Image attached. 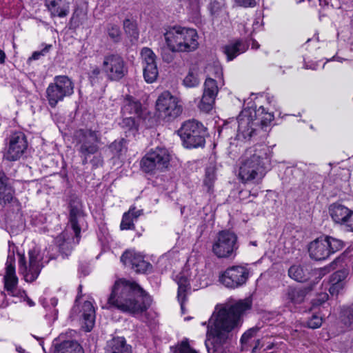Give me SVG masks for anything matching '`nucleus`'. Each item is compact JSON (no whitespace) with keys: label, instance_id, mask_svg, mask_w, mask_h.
<instances>
[{"label":"nucleus","instance_id":"dca6fc26","mask_svg":"<svg viewBox=\"0 0 353 353\" xmlns=\"http://www.w3.org/2000/svg\"><path fill=\"white\" fill-rule=\"evenodd\" d=\"M332 219L347 232H353V210L340 203H332L329 207Z\"/></svg>","mask_w":353,"mask_h":353},{"label":"nucleus","instance_id":"864d4df0","mask_svg":"<svg viewBox=\"0 0 353 353\" xmlns=\"http://www.w3.org/2000/svg\"><path fill=\"white\" fill-rule=\"evenodd\" d=\"M128 212H131V216L134 219V221L142 214V210H136L135 208H131Z\"/></svg>","mask_w":353,"mask_h":353},{"label":"nucleus","instance_id":"37998d69","mask_svg":"<svg viewBox=\"0 0 353 353\" xmlns=\"http://www.w3.org/2000/svg\"><path fill=\"white\" fill-rule=\"evenodd\" d=\"M126 141L124 139L114 141L110 145V149L115 154H120L125 150Z\"/></svg>","mask_w":353,"mask_h":353},{"label":"nucleus","instance_id":"39448f33","mask_svg":"<svg viewBox=\"0 0 353 353\" xmlns=\"http://www.w3.org/2000/svg\"><path fill=\"white\" fill-rule=\"evenodd\" d=\"M273 119V114L265 112L263 106H260L257 110L252 108L243 110L236 119L237 138L239 139H250L259 124L263 126L267 125Z\"/></svg>","mask_w":353,"mask_h":353},{"label":"nucleus","instance_id":"cd10ccee","mask_svg":"<svg viewBox=\"0 0 353 353\" xmlns=\"http://www.w3.org/2000/svg\"><path fill=\"white\" fill-rule=\"evenodd\" d=\"M13 199V190L8 184V179L0 175V201L4 203H10Z\"/></svg>","mask_w":353,"mask_h":353},{"label":"nucleus","instance_id":"f3484780","mask_svg":"<svg viewBox=\"0 0 353 353\" xmlns=\"http://www.w3.org/2000/svg\"><path fill=\"white\" fill-rule=\"evenodd\" d=\"M28 147L25 134L21 132L12 134L4 157L8 161H17L23 154Z\"/></svg>","mask_w":353,"mask_h":353},{"label":"nucleus","instance_id":"603ef678","mask_svg":"<svg viewBox=\"0 0 353 353\" xmlns=\"http://www.w3.org/2000/svg\"><path fill=\"white\" fill-rule=\"evenodd\" d=\"M101 74V69L96 66L90 72L89 77L91 79H94L97 78L99 75Z\"/></svg>","mask_w":353,"mask_h":353},{"label":"nucleus","instance_id":"ea45409f","mask_svg":"<svg viewBox=\"0 0 353 353\" xmlns=\"http://www.w3.org/2000/svg\"><path fill=\"white\" fill-rule=\"evenodd\" d=\"M131 212L124 213L120 225L121 230H132L134 228V219L131 216Z\"/></svg>","mask_w":353,"mask_h":353},{"label":"nucleus","instance_id":"a878e982","mask_svg":"<svg viewBox=\"0 0 353 353\" xmlns=\"http://www.w3.org/2000/svg\"><path fill=\"white\" fill-rule=\"evenodd\" d=\"M289 276L297 282H305L310 277V270L300 265H292L288 270Z\"/></svg>","mask_w":353,"mask_h":353},{"label":"nucleus","instance_id":"49530a36","mask_svg":"<svg viewBox=\"0 0 353 353\" xmlns=\"http://www.w3.org/2000/svg\"><path fill=\"white\" fill-rule=\"evenodd\" d=\"M121 125L123 128H127L128 130L137 129V123L134 118L132 117H126L123 118Z\"/></svg>","mask_w":353,"mask_h":353},{"label":"nucleus","instance_id":"473e14b6","mask_svg":"<svg viewBox=\"0 0 353 353\" xmlns=\"http://www.w3.org/2000/svg\"><path fill=\"white\" fill-rule=\"evenodd\" d=\"M159 70L157 64L143 67V77L148 83L154 82L158 77Z\"/></svg>","mask_w":353,"mask_h":353},{"label":"nucleus","instance_id":"72a5a7b5","mask_svg":"<svg viewBox=\"0 0 353 353\" xmlns=\"http://www.w3.org/2000/svg\"><path fill=\"white\" fill-rule=\"evenodd\" d=\"M123 28L127 34L129 35L132 41H137L139 32L136 23L130 19H125L123 21Z\"/></svg>","mask_w":353,"mask_h":353},{"label":"nucleus","instance_id":"bb28decb","mask_svg":"<svg viewBox=\"0 0 353 353\" xmlns=\"http://www.w3.org/2000/svg\"><path fill=\"white\" fill-rule=\"evenodd\" d=\"M201 72L198 63L192 64L183 79V85L187 88L196 87L199 84V74Z\"/></svg>","mask_w":353,"mask_h":353},{"label":"nucleus","instance_id":"b1692460","mask_svg":"<svg viewBox=\"0 0 353 353\" xmlns=\"http://www.w3.org/2000/svg\"><path fill=\"white\" fill-rule=\"evenodd\" d=\"M83 328L90 332L95 322V310L90 301H85L83 305Z\"/></svg>","mask_w":353,"mask_h":353},{"label":"nucleus","instance_id":"8fccbe9b","mask_svg":"<svg viewBox=\"0 0 353 353\" xmlns=\"http://www.w3.org/2000/svg\"><path fill=\"white\" fill-rule=\"evenodd\" d=\"M50 48L51 45H48L42 50L34 52L28 60L32 61L39 59L41 56H44L47 52H48Z\"/></svg>","mask_w":353,"mask_h":353},{"label":"nucleus","instance_id":"774afa93","mask_svg":"<svg viewBox=\"0 0 353 353\" xmlns=\"http://www.w3.org/2000/svg\"><path fill=\"white\" fill-rule=\"evenodd\" d=\"M352 348L353 349V339H352V345H351Z\"/></svg>","mask_w":353,"mask_h":353},{"label":"nucleus","instance_id":"0eeeda50","mask_svg":"<svg viewBox=\"0 0 353 353\" xmlns=\"http://www.w3.org/2000/svg\"><path fill=\"white\" fill-rule=\"evenodd\" d=\"M196 272V270H194V272H190L188 270H183L175 278L178 285L177 298L183 312L191 287L195 290L208 285V282L205 279H202L201 276L198 275Z\"/></svg>","mask_w":353,"mask_h":353},{"label":"nucleus","instance_id":"4d7b16f0","mask_svg":"<svg viewBox=\"0 0 353 353\" xmlns=\"http://www.w3.org/2000/svg\"><path fill=\"white\" fill-rule=\"evenodd\" d=\"M6 59V54L5 52L0 50V64H2L5 62Z\"/></svg>","mask_w":353,"mask_h":353},{"label":"nucleus","instance_id":"6ab92c4d","mask_svg":"<svg viewBox=\"0 0 353 353\" xmlns=\"http://www.w3.org/2000/svg\"><path fill=\"white\" fill-rule=\"evenodd\" d=\"M4 288L12 296L15 295L18 284V278L15 271V259L14 254H8L6 263V273L3 276Z\"/></svg>","mask_w":353,"mask_h":353},{"label":"nucleus","instance_id":"c9c22d12","mask_svg":"<svg viewBox=\"0 0 353 353\" xmlns=\"http://www.w3.org/2000/svg\"><path fill=\"white\" fill-rule=\"evenodd\" d=\"M215 98L202 94L201 99L198 103L199 109L205 113L210 112L214 105Z\"/></svg>","mask_w":353,"mask_h":353},{"label":"nucleus","instance_id":"c85d7f7f","mask_svg":"<svg viewBox=\"0 0 353 353\" xmlns=\"http://www.w3.org/2000/svg\"><path fill=\"white\" fill-rule=\"evenodd\" d=\"M55 353H83V350L77 342L66 341L56 347Z\"/></svg>","mask_w":353,"mask_h":353},{"label":"nucleus","instance_id":"2eb2a0df","mask_svg":"<svg viewBox=\"0 0 353 353\" xmlns=\"http://www.w3.org/2000/svg\"><path fill=\"white\" fill-rule=\"evenodd\" d=\"M249 275V270L245 267L234 265L221 273L219 281L227 288L236 289L246 283Z\"/></svg>","mask_w":353,"mask_h":353},{"label":"nucleus","instance_id":"a18cd8bd","mask_svg":"<svg viewBox=\"0 0 353 353\" xmlns=\"http://www.w3.org/2000/svg\"><path fill=\"white\" fill-rule=\"evenodd\" d=\"M323 323V318L319 315H312V317L307 321V325L310 328L316 329L319 328Z\"/></svg>","mask_w":353,"mask_h":353},{"label":"nucleus","instance_id":"c756f323","mask_svg":"<svg viewBox=\"0 0 353 353\" xmlns=\"http://www.w3.org/2000/svg\"><path fill=\"white\" fill-rule=\"evenodd\" d=\"M198 63L200 68L201 67L203 68V72L208 77H222V68L218 63H209L205 64L200 62Z\"/></svg>","mask_w":353,"mask_h":353},{"label":"nucleus","instance_id":"7ed1b4c3","mask_svg":"<svg viewBox=\"0 0 353 353\" xmlns=\"http://www.w3.org/2000/svg\"><path fill=\"white\" fill-rule=\"evenodd\" d=\"M271 151L265 145L248 148L239 163L238 177L243 183L261 180L270 163Z\"/></svg>","mask_w":353,"mask_h":353},{"label":"nucleus","instance_id":"4c0bfd02","mask_svg":"<svg viewBox=\"0 0 353 353\" xmlns=\"http://www.w3.org/2000/svg\"><path fill=\"white\" fill-rule=\"evenodd\" d=\"M259 331L258 327H252L249 329L248 331H246L241 336V342L243 346V348L245 350H248V344L250 343V341L254 338L256 333Z\"/></svg>","mask_w":353,"mask_h":353},{"label":"nucleus","instance_id":"aec40b11","mask_svg":"<svg viewBox=\"0 0 353 353\" xmlns=\"http://www.w3.org/2000/svg\"><path fill=\"white\" fill-rule=\"evenodd\" d=\"M308 252L311 259L321 261L327 259L330 255L328 244L324 236L312 241L308 246Z\"/></svg>","mask_w":353,"mask_h":353},{"label":"nucleus","instance_id":"423d86ee","mask_svg":"<svg viewBox=\"0 0 353 353\" xmlns=\"http://www.w3.org/2000/svg\"><path fill=\"white\" fill-rule=\"evenodd\" d=\"M172 154L164 147L150 149L142 158L141 168L146 173L164 172L168 169Z\"/></svg>","mask_w":353,"mask_h":353},{"label":"nucleus","instance_id":"13d9d810","mask_svg":"<svg viewBox=\"0 0 353 353\" xmlns=\"http://www.w3.org/2000/svg\"><path fill=\"white\" fill-rule=\"evenodd\" d=\"M259 48V44L257 43L256 41L252 40V49H258Z\"/></svg>","mask_w":353,"mask_h":353},{"label":"nucleus","instance_id":"79ce46f5","mask_svg":"<svg viewBox=\"0 0 353 353\" xmlns=\"http://www.w3.org/2000/svg\"><path fill=\"white\" fill-rule=\"evenodd\" d=\"M172 353H199L190 347L187 340L183 341L175 347L172 348Z\"/></svg>","mask_w":353,"mask_h":353},{"label":"nucleus","instance_id":"338daca9","mask_svg":"<svg viewBox=\"0 0 353 353\" xmlns=\"http://www.w3.org/2000/svg\"><path fill=\"white\" fill-rule=\"evenodd\" d=\"M272 344L271 345H268V346L267 347V348H268V349H270V348L272 347Z\"/></svg>","mask_w":353,"mask_h":353},{"label":"nucleus","instance_id":"f8f14e48","mask_svg":"<svg viewBox=\"0 0 353 353\" xmlns=\"http://www.w3.org/2000/svg\"><path fill=\"white\" fill-rule=\"evenodd\" d=\"M19 259V272L26 282H33L35 281L43 268L41 263V256L39 252L34 249L28 252V261H27L23 254H18Z\"/></svg>","mask_w":353,"mask_h":353},{"label":"nucleus","instance_id":"7c9ffc66","mask_svg":"<svg viewBox=\"0 0 353 353\" xmlns=\"http://www.w3.org/2000/svg\"><path fill=\"white\" fill-rule=\"evenodd\" d=\"M141 105L139 102L132 100L131 99H127L125 101L124 105L122 108V112L124 116L127 114L139 115V112L141 110Z\"/></svg>","mask_w":353,"mask_h":353},{"label":"nucleus","instance_id":"20e7f679","mask_svg":"<svg viewBox=\"0 0 353 353\" xmlns=\"http://www.w3.org/2000/svg\"><path fill=\"white\" fill-rule=\"evenodd\" d=\"M168 48L174 52H190L199 46L198 33L194 28L174 26L168 27L163 34Z\"/></svg>","mask_w":353,"mask_h":353},{"label":"nucleus","instance_id":"f704fd0d","mask_svg":"<svg viewBox=\"0 0 353 353\" xmlns=\"http://www.w3.org/2000/svg\"><path fill=\"white\" fill-rule=\"evenodd\" d=\"M143 67L157 64V57L154 52L149 48H143L141 51Z\"/></svg>","mask_w":353,"mask_h":353},{"label":"nucleus","instance_id":"e2e57ef3","mask_svg":"<svg viewBox=\"0 0 353 353\" xmlns=\"http://www.w3.org/2000/svg\"><path fill=\"white\" fill-rule=\"evenodd\" d=\"M327 299V294H323L322 296V299H323V301H324L325 300H326Z\"/></svg>","mask_w":353,"mask_h":353},{"label":"nucleus","instance_id":"680f3d73","mask_svg":"<svg viewBox=\"0 0 353 353\" xmlns=\"http://www.w3.org/2000/svg\"><path fill=\"white\" fill-rule=\"evenodd\" d=\"M250 245H253V246H256L257 245V242L256 241H250Z\"/></svg>","mask_w":353,"mask_h":353},{"label":"nucleus","instance_id":"de8ad7c7","mask_svg":"<svg viewBox=\"0 0 353 353\" xmlns=\"http://www.w3.org/2000/svg\"><path fill=\"white\" fill-rule=\"evenodd\" d=\"M343 321L345 325L353 327V308H347L343 311Z\"/></svg>","mask_w":353,"mask_h":353},{"label":"nucleus","instance_id":"4468645a","mask_svg":"<svg viewBox=\"0 0 353 353\" xmlns=\"http://www.w3.org/2000/svg\"><path fill=\"white\" fill-rule=\"evenodd\" d=\"M156 110L159 117L163 119H172L178 117L182 111L179 99L168 91L162 92L156 101Z\"/></svg>","mask_w":353,"mask_h":353},{"label":"nucleus","instance_id":"5701e85b","mask_svg":"<svg viewBox=\"0 0 353 353\" xmlns=\"http://www.w3.org/2000/svg\"><path fill=\"white\" fill-rule=\"evenodd\" d=\"M105 353H132V349L123 337L117 336L107 342Z\"/></svg>","mask_w":353,"mask_h":353},{"label":"nucleus","instance_id":"9d476101","mask_svg":"<svg viewBox=\"0 0 353 353\" xmlns=\"http://www.w3.org/2000/svg\"><path fill=\"white\" fill-rule=\"evenodd\" d=\"M74 85L72 81L67 76H56L53 83L48 85L46 88V98L48 104L55 108L59 101L64 98L70 97L74 93Z\"/></svg>","mask_w":353,"mask_h":353},{"label":"nucleus","instance_id":"09e8293b","mask_svg":"<svg viewBox=\"0 0 353 353\" xmlns=\"http://www.w3.org/2000/svg\"><path fill=\"white\" fill-rule=\"evenodd\" d=\"M72 228L75 234V236L77 237L79 236L80 232H81V228L79 226L78 221L77 219V217L74 215L73 210H71L70 212V219Z\"/></svg>","mask_w":353,"mask_h":353},{"label":"nucleus","instance_id":"2f4dec72","mask_svg":"<svg viewBox=\"0 0 353 353\" xmlns=\"http://www.w3.org/2000/svg\"><path fill=\"white\" fill-rule=\"evenodd\" d=\"M219 93V87L216 81L212 77H208L203 84V94L216 99Z\"/></svg>","mask_w":353,"mask_h":353},{"label":"nucleus","instance_id":"f257e3e1","mask_svg":"<svg viewBox=\"0 0 353 353\" xmlns=\"http://www.w3.org/2000/svg\"><path fill=\"white\" fill-rule=\"evenodd\" d=\"M249 298L240 299L233 303L217 304L207 325L205 345L208 353H228L227 343L230 333L242 324V317L252 307Z\"/></svg>","mask_w":353,"mask_h":353},{"label":"nucleus","instance_id":"3c124183","mask_svg":"<svg viewBox=\"0 0 353 353\" xmlns=\"http://www.w3.org/2000/svg\"><path fill=\"white\" fill-rule=\"evenodd\" d=\"M234 3L241 7L253 8L256 5V0H234Z\"/></svg>","mask_w":353,"mask_h":353},{"label":"nucleus","instance_id":"a211bd4d","mask_svg":"<svg viewBox=\"0 0 353 353\" xmlns=\"http://www.w3.org/2000/svg\"><path fill=\"white\" fill-rule=\"evenodd\" d=\"M121 261L126 266H130L135 272L144 273L150 268V264L143 259V256L134 250L125 252L121 256Z\"/></svg>","mask_w":353,"mask_h":353},{"label":"nucleus","instance_id":"412c9836","mask_svg":"<svg viewBox=\"0 0 353 353\" xmlns=\"http://www.w3.org/2000/svg\"><path fill=\"white\" fill-rule=\"evenodd\" d=\"M45 4L52 17L63 18L69 14V0H46Z\"/></svg>","mask_w":353,"mask_h":353},{"label":"nucleus","instance_id":"6e6d98bb","mask_svg":"<svg viewBox=\"0 0 353 353\" xmlns=\"http://www.w3.org/2000/svg\"><path fill=\"white\" fill-rule=\"evenodd\" d=\"M252 26H253L254 30L259 29L261 26V22L260 21V19L259 18L256 19L254 20V21L253 22Z\"/></svg>","mask_w":353,"mask_h":353},{"label":"nucleus","instance_id":"5fc2aeb1","mask_svg":"<svg viewBox=\"0 0 353 353\" xmlns=\"http://www.w3.org/2000/svg\"><path fill=\"white\" fill-rule=\"evenodd\" d=\"M308 1L314 6H323L325 3V0H308Z\"/></svg>","mask_w":353,"mask_h":353},{"label":"nucleus","instance_id":"bf43d9fd","mask_svg":"<svg viewBox=\"0 0 353 353\" xmlns=\"http://www.w3.org/2000/svg\"><path fill=\"white\" fill-rule=\"evenodd\" d=\"M255 345L252 347V352H256V350L257 349V347L259 346L260 345V341L259 340H257L256 342H255Z\"/></svg>","mask_w":353,"mask_h":353},{"label":"nucleus","instance_id":"c03bdc74","mask_svg":"<svg viewBox=\"0 0 353 353\" xmlns=\"http://www.w3.org/2000/svg\"><path fill=\"white\" fill-rule=\"evenodd\" d=\"M288 298L294 303H299L303 300V294L301 291L292 289L288 292Z\"/></svg>","mask_w":353,"mask_h":353},{"label":"nucleus","instance_id":"6e6552de","mask_svg":"<svg viewBox=\"0 0 353 353\" xmlns=\"http://www.w3.org/2000/svg\"><path fill=\"white\" fill-rule=\"evenodd\" d=\"M239 245L237 235L232 231H220L212 245V251L219 259H232L236 255Z\"/></svg>","mask_w":353,"mask_h":353},{"label":"nucleus","instance_id":"1a4fd4ad","mask_svg":"<svg viewBox=\"0 0 353 353\" xmlns=\"http://www.w3.org/2000/svg\"><path fill=\"white\" fill-rule=\"evenodd\" d=\"M183 145L186 148H203L205 143V129L203 125L195 120L183 123L178 131Z\"/></svg>","mask_w":353,"mask_h":353},{"label":"nucleus","instance_id":"f03ea898","mask_svg":"<svg viewBox=\"0 0 353 353\" xmlns=\"http://www.w3.org/2000/svg\"><path fill=\"white\" fill-rule=\"evenodd\" d=\"M150 297L137 283L120 279L114 282L108 304L132 314H141L149 307Z\"/></svg>","mask_w":353,"mask_h":353},{"label":"nucleus","instance_id":"a19ab883","mask_svg":"<svg viewBox=\"0 0 353 353\" xmlns=\"http://www.w3.org/2000/svg\"><path fill=\"white\" fill-rule=\"evenodd\" d=\"M216 175L214 169L213 168H208L205 172L204 185L208 188V191H210L212 188L213 187Z\"/></svg>","mask_w":353,"mask_h":353},{"label":"nucleus","instance_id":"393cba45","mask_svg":"<svg viewBox=\"0 0 353 353\" xmlns=\"http://www.w3.org/2000/svg\"><path fill=\"white\" fill-rule=\"evenodd\" d=\"M247 49L248 45L238 40L225 45L223 47V52L227 56L228 60L231 61L239 54L245 52Z\"/></svg>","mask_w":353,"mask_h":353},{"label":"nucleus","instance_id":"69168bd1","mask_svg":"<svg viewBox=\"0 0 353 353\" xmlns=\"http://www.w3.org/2000/svg\"><path fill=\"white\" fill-rule=\"evenodd\" d=\"M321 272H322V270H317L315 272V273L319 274L320 275Z\"/></svg>","mask_w":353,"mask_h":353},{"label":"nucleus","instance_id":"9b49d317","mask_svg":"<svg viewBox=\"0 0 353 353\" xmlns=\"http://www.w3.org/2000/svg\"><path fill=\"white\" fill-rule=\"evenodd\" d=\"M75 139L79 145V152L83 157V163L88 162V157L97 153L98 144L101 142V133L92 129H81L76 132Z\"/></svg>","mask_w":353,"mask_h":353},{"label":"nucleus","instance_id":"052dcab7","mask_svg":"<svg viewBox=\"0 0 353 353\" xmlns=\"http://www.w3.org/2000/svg\"><path fill=\"white\" fill-rule=\"evenodd\" d=\"M27 302H28V304L30 306H33V305H34V303L32 300H30V299H28Z\"/></svg>","mask_w":353,"mask_h":353},{"label":"nucleus","instance_id":"ddd939ff","mask_svg":"<svg viewBox=\"0 0 353 353\" xmlns=\"http://www.w3.org/2000/svg\"><path fill=\"white\" fill-rule=\"evenodd\" d=\"M101 70L106 78L112 81H119L128 72L126 62L118 54H108L103 57Z\"/></svg>","mask_w":353,"mask_h":353},{"label":"nucleus","instance_id":"e433bc0d","mask_svg":"<svg viewBox=\"0 0 353 353\" xmlns=\"http://www.w3.org/2000/svg\"><path fill=\"white\" fill-rule=\"evenodd\" d=\"M324 238L328 244L330 255L341 250L344 247V242L340 239L329 236H325Z\"/></svg>","mask_w":353,"mask_h":353},{"label":"nucleus","instance_id":"4be33fe9","mask_svg":"<svg viewBox=\"0 0 353 353\" xmlns=\"http://www.w3.org/2000/svg\"><path fill=\"white\" fill-rule=\"evenodd\" d=\"M347 275L346 270H341L330 276L329 292L332 296L338 295L344 289Z\"/></svg>","mask_w":353,"mask_h":353},{"label":"nucleus","instance_id":"0e129e2a","mask_svg":"<svg viewBox=\"0 0 353 353\" xmlns=\"http://www.w3.org/2000/svg\"><path fill=\"white\" fill-rule=\"evenodd\" d=\"M17 350L19 352H20V353H21V352H23V350H22V348H21V347H17Z\"/></svg>","mask_w":353,"mask_h":353},{"label":"nucleus","instance_id":"58836bf2","mask_svg":"<svg viewBox=\"0 0 353 353\" xmlns=\"http://www.w3.org/2000/svg\"><path fill=\"white\" fill-rule=\"evenodd\" d=\"M108 36L114 41L117 42L121 39V30L118 25L109 23L107 28Z\"/></svg>","mask_w":353,"mask_h":353}]
</instances>
